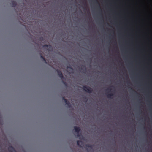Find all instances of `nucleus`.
<instances>
[{
	"label": "nucleus",
	"mask_w": 152,
	"mask_h": 152,
	"mask_svg": "<svg viewBox=\"0 0 152 152\" xmlns=\"http://www.w3.org/2000/svg\"><path fill=\"white\" fill-rule=\"evenodd\" d=\"M83 89L84 91L90 93H92L93 91L92 89L90 87L86 86H83Z\"/></svg>",
	"instance_id": "obj_1"
},
{
	"label": "nucleus",
	"mask_w": 152,
	"mask_h": 152,
	"mask_svg": "<svg viewBox=\"0 0 152 152\" xmlns=\"http://www.w3.org/2000/svg\"><path fill=\"white\" fill-rule=\"evenodd\" d=\"M74 129L77 134V137H79L80 136L82 137L81 134V133H79V132L80 131V127L75 126L74 127Z\"/></svg>",
	"instance_id": "obj_2"
},
{
	"label": "nucleus",
	"mask_w": 152,
	"mask_h": 152,
	"mask_svg": "<svg viewBox=\"0 0 152 152\" xmlns=\"http://www.w3.org/2000/svg\"><path fill=\"white\" fill-rule=\"evenodd\" d=\"M62 100L64 101L66 104L67 105V107L69 108H70L72 107L71 104L69 101L66 99L65 97H63L62 98Z\"/></svg>",
	"instance_id": "obj_3"
},
{
	"label": "nucleus",
	"mask_w": 152,
	"mask_h": 152,
	"mask_svg": "<svg viewBox=\"0 0 152 152\" xmlns=\"http://www.w3.org/2000/svg\"><path fill=\"white\" fill-rule=\"evenodd\" d=\"M44 48H48L47 50L48 51H51L53 50L52 46L50 45H45L43 46Z\"/></svg>",
	"instance_id": "obj_4"
},
{
	"label": "nucleus",
	"mask_w": 152,
	"mask_h": 152,
	"mask_svg": "<svg viewBox=\"0 0 152 152\" xmlns=\"http://www.w3.org/2000/svg\"><path fill=\"white\" fill-rule=\"evenodd\" d=\"M56 71H57L58 74L59 75V77H60V78L62 80H64L65 78L63 76V75L61 72V71L58 70V69H57L56 70Z\"/></svg>",
	"instance_id": "obj_5"
},
{
	"label": "nucleus",
	"mask_w": 152,
	"mask_h": 152,
	"mask_svg": "<svg viewBox=\"0 0 152 152\" xmlns=\"http://www.w3.org/2000/svg\"><path fill=\"white\" fill-rule=\"evenodd\" d=\"M39 54L41 58L43 60V61L45 62V63L46 64H48V63L45 58L43 56L42 52L41 51L39 52Z\"/></svg>",
	"instance_id": "obj_6"
},
{
	"label": "nucleus",
	"mask_w": 152,
	"mask_h": 152,
	"mask_svg": "<svg viewBox=\"0 0 152 152\" xmlns=\"http://www.w3.org/2000/svg\"><path fill=\"white\" fill-rule=\"evenodd\" d=\"M77 145L80 147H82L83 146V142L81 141L78 140L77 141Z\"/></svg>",
	"instance_id": "obj_7"
},
{
	"label": "nucleus",
	"mask_w": 152,
	"mask_h": 152,
	"mask_svg": "<svg viewBox=\"0 0 152 152\" xmlns=\"http://www.w3.org/2000/svg\"><path fill=\"white\" fill-rule=\"evenodd\" d=\"M66 69H67V70L68 72L69 73H72L73 71V68L71 67V66H67Z\"/></svg>",
	"instance_id": "obj_8"
},
{
	"label": "nucleus",
	"mask_w": 152,
	"mask_h": 152,
	"mask_svg": "<svg viewBox=\"0 0 152 152\" xmlns=\"http://www.w3.org/2000/svg\"><path fill=\"white\" fill-rule=\"evenodd\" d=\"M8 150L10 152H16L15 148L12 146L10 147Z\"/></svg>",
	"instance_id": "obj_9"
},
{
	"label": "nucleus",
	"mask_w": 152,
	"mask_h": 152,
	"mask_svg": "<svg viewBox=\"0 0 152 152\" xmlns=\"http://www.w3.org/2000/svg\"><path fill=\"white\" fill-rule=\"evenodd\" d=\"M12 7H15L17 5V3L16 1H12L10 3Z\"/></svg>",
	"instance_id": "obj_10"
},
{
	"label": "nucleus",
	"mask_w": 152,
	"mask_h": 152,
	"mask_svg": "<svg viewBox=\"0 0 152 152\" xmlns=\"http://www.w3.org/2000/svg\"><path fill=\"white\" fill-rule=\"evenodd\" d=\"M113 95L114 94L113 93H110L108 94L107 95V97H108L109 98H111V97L113 96Z\"/></svg>",
	"instance_id": "obj_11"
},
{
	"label": "nucleus",
	"mask_w": 152,
	"mask_h": 152,
	"mask_svg": "<svg viewBox=\"0 0 152 152\" xmlns=\"http://www.w3.org/2000/svg\"><path fill=\"white\" fill-rule=\"evenodd\" d=\"M86 147L88 148H92V145H90L89 144H87L86 145Z\"/></svg>",
	"instance_id": "obj_12"
},
{
	"label": "nucleus",
	"mask_w": 152,
	"mask_h": 152,
	"mask_svg": "<svg viewBox=\"0 0 152 152\" xmlns=\"http://www.w3.org/2000/svg\"><path fill=\"white\" fill-rule=\"evenodd\" d=\"M62 82L66 86L67 84V83L65 82L64 80H62Z\"/></svg>",
	"instance_id": "obj_13"
},
{
	"label": "nucleus",
	"mask_w": 152,
	"mask_h": 152,
	"mask_svg": "<svg viewBox=\"0 0 152 152\" xmlns=\"http://www.w3.org/2000/svg\"><path fill=\"white\" fill-rule=\"evenodd\" d=\"M82 67L84 68V67H85V66H82L80 68V69L82 70H83V69Z\"/></svg>",
	"instance_id": "obj_14"
},
{
	"label": "nucleus",
	"mask_w": 152,
	"mask_h": 152,
	"mask_svg": "<svg viewBox=\"0 0 152 152\" xmlns=\"http://www.w3.org/2000/svg\"><path fill=\"white\" fill-rule=\"evenodd\" d=\"M96 2L98 3V4L99 5V4L98 3V2L97 1V0H96Z\"/></svg>",
	"instance_id": "obj_15"
},
{
	"label": "nucleus",
	"mask_w": 152,
	"mask_h": 152,
	"mask_svg": "<svg viewBox=\"0 0 152 152\" xmlns=\"http://www.w3.org/2000/svg\"><path fill=\"white\" fill-rule=\"evenodd\" d=\"M108 90H110V91L111 90V89H109V88H108Z\"/></svg>",
	"instance_id": "obj_16"
},
{
	"label": "nucleus",
	"mask_w": 152,
	"mask_h": 152,
	"mask_svg": "<svg viewBox=\"0 0 152 152\" xmlns=\"http://www.w3.org/2000/svg\"><path fill=\"white\" fill-rule=\"evenodd\" d=\"M41 39H43V38H42V37H41Z\"/></svg>",
	"instance_id": "obj_17"
}]
</instances>
